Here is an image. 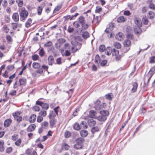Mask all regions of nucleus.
<instances>
[{"label": "nucleus", "instance_id": "nucleus-19", "mask_svg": "<svg viewBox=\"0 0 155 155\" xmlns=\"http://www.w3.org/2000/svg\"><path fill=\"white\" fill-rule=\"evenodd\" d=\"M100 127L98 126L94 127L92 128L91 129V131L92 134H94L96 132L99 131L100 130Z\"/></svg>", "mask_w": 155, "mask_h": 155}, {"label": "nucleus", "instance_id": "nucleus-13", "mask_svg": "<svg viewBox=\"0 0 155 155\" xmlns=\"http://www.w3.org/2000/svg\"><path fill=\"white\" fill-rule=\"evenodd\" d=\"M96 121L93 119H89L87 121L88 124L90 127L94 126L96 124Z\"/></svg>", "mask_w": 155, "mask_h": 155}, {"label": "nucleus", "instance_id": "nucleus-18", "mask_svg": "<svg viewBox=\"0 0 155 155\" xmlns=\"http://www.w3.org/2000/svg\"><path fill=\"white\" fill-rule=\"evenodd\" d=\"M12 120L9 119L5 120L4 122V125L5 127H8L11 124Z\"/></svg>", "mask_w": 155, "mask_h": 155}, {"label": "nucleus", "instance_id": "nucleus-60", "mask_svg": "<svg viewBox=\"0 0 155 155\" xmlns=\"http://www.w3.org/2000/svg\"><path fill=\"white\" fill-rule=\"evenodd\" d=\"M18 4L19 7H22L23 4V0H19V2H18Z\"/></svg>", "mask_w": 155, "mask_h": 155}, {"label": "nucleus", "instance_id": "nucleus-30", "mask_svg": "<svg viewBox=\"0 0 155 155\" xmlns=\"http://www.w3.org/2000/svg\"><path fill=\"white\" fill-rule=\"evenodd\" d=\"M101 20V16H97L92 21V23H93L94 22H95L96 23L98 24L99 22Z\"/></svg>", "mask_w": 155, "mask_h": 155}, {"label": "nucleus", "instance_id": "nucleus-43", "mask_svg": "<svg viewBox=\"0 0 155 155\" xmlns=\"http://www.w3.org/2000/svg\"><path fill=\"white\" fill-rule=\"evenodd\" d=\"M62 149L67 150L69 148V146L66 143H64L62 145Z\"/></svg>", "mask_w": 155, "mask_h": 155}, {"label": "nucleus", "instance_id": "nucleus-47", "mask_svg": "<svg viewBox=\"0 0 155 155\" xmlns=\"http://www.w3.org/2000/svg\"><path fill=\"white\" fill-rule=\"evenodd\" d=\"M3 29L4 32L7 33L9 30V29L6 25H4L3 27Z\"/></svg>", "mask_w": 155, "mask_h": 155}, {"label": "nucleus", "instance_id": "nucleus-9", "mask_svg": "<svg viewBox=\"0 0 155 155\" xmlns=\"http://www.w3.org/2000/svg\"><path fill=\"white\" fill-rule=\"evenodd\" d=\"M25 153L27 155H36L37 153L35 150L28 149L25 151Z\"/></svg>", "mask_w": 155, "mask_h": 155}, {"label": "nucleus", "instance_id": "nucleus-26", "mask_svg": "<svg viewBox=\"0 0 155 155\" xmlns=\"http://www.w3.org/2000/svg\"><path fill=\"white\" fill-rule=\"evenodd\" d=\"M130 44V41L128 39L125 40L124 42V45L125 47H128Z\"/></svg>", "mask_w": 155, "mask_h": 155}, {"label": "nucleus", "instance_id": "nucleus-61", "mask_svg": "<svg viewBox=\"0 0 155 155\" xmlns=\"http://www.w3.org/2000/svg\"><path fill=\"white\" fill-rule=\"evenodd\" d=\"M33 109L35 111H38L40 110V108L39 106L37 105H35L34 106Z\"/></svg>", "mask_w": 155, "mask_h": 155}, {"label": "nucleus", "instance_id": "nucleus-10", "mask_svg": "<svg viewBox=\"0 0 155 155\" xmlns=\"http://www.w3.org/2000/svg\"><path fill=\"white\" fill-rule=\"evenodd\" d=\"M135 23L139 28L140 27L142 26V23L140 20L137 18H136L134 19Z\"/></svg>", "mask_w": 155, "mask_h": 155}, {"label": "nucleus", "instance_id": "nucleus-1", "mask_svg": "<svg viewBox=\"0 0 155 155\" xmlns=\"http://www.w3.org/2000/svg\"><path fill=\"white\" fill-rule=\"evenodd\" d=\"M32 66L34 69H38L36 71V72L38 74H42L43 73V70L47 71L49 73L48 70V67L45 64H43L41 66L40 63L35 62L33 63Z\"/></svg>", "mask_w": 155, "mask_h": 155}, {"label": "nucleus", "instance_id": "nucleus-37", "mask_svg": "<svg viewBox=\"0 0 155 155\" xmlns=\"http://www.w3.org/2000/svg\"><path fill=\"white\" fill-rule=\"evenodd\" d=\"M50 124L51 127H53L56 124V121L55 119L53 118L50 119Z\"/></svg>", "mask_w": 155, "mask_h": 155}, {"label": "nucleus", "instance_id": "nucleus-17", "mask_svg": "<svg viewBox=\"0 0 155 155\" xmlns=\"http://www.w3.org/2000/svg\"><path fill=\"white\" fill-rule=\"evenodd\" d=\"M96 112L93 110H91L89 111V116L91 118H95L96 117L95 115Z\"/></svg>", "mask_w": 155, "mask_h": 155}, {"label": "nucleus", "instance_id": "nucleus-48", "mask_svg": "<svg viewBox=\"0 0 155 155\" xmlns=\"http://www.w3.org/2000/svg\"><path fill=\"white\" fill-rule=\"evenodd\" d=\"M47 114L45 110H41L39 113V114L40 116L45 117Z\"/></svg>", "mask_w": 155, "mask_h": 155}, {"label": "nucleus", "instance_id": "nucleus-42", "mask_svg": "<svg viewBox=\"0 0 155 155\" xmlns=\"http://www.w3.org/2000/svg\"><path fill=\"white\" fill-rule=\"evenodd\" d=\"M114 45L117 48H120L121 47L120 44L118 42H115L114 43Z\"/></svg>", "mask_w": 155, "mask_h": 155}, {"label": "nucleus", "instance_id": "nucleus-45", "mask_svg": "<svg viewBox=\"0 0 155 155\" xmlns=\"http://www.w3.org/2000/svg\"><path fill=\"white\" fill-rule=\"evenodd\" d=\"M41 107L43 109L45 110H47L49 107V105L47 103H43Z\"/></svg>", "mask_w": 155, "mask_h": 155}, {"label": "nucleus", "instance_id": "nucleus-4", "mask_svg": "<svg viewBox=\"0 0 155 155\" xmlns=\"http://www.w3.org/2000/svg\"><path fill=\"white\" fill-rule=\"evenodd\" d=\"M104 103L101 104L100 101L97 100L95 103L94 108L97 110H101L104 107Z\"/></svg>", "mask_w": 155, "mask_h": 155}, {"label": "nucleus", "instance_id": "nucleus-46", "mask_svg": "<svg viewBox=\"0 0 155 155\" xmlns=\"http://www.w3.org/2000/svg\"><path fill=\"white\" fill-rule=\"evenodd\" d=\"M82 28L83 29L86 30L88 28L89 25L85 22L81 25Z\"/></svg>", "mask_w": 155, "mask_h": 155}, {"label": "nucleus", "instance_id": "nucleus-59", "mask_svg": "<svg viewBox=\"0 0 155 155\" xmlns=\"http://www.w3.org/2000/svg\"><path fill=\"white\" fill-rule=\"evenodd\" d=\"M39 58V57L37 54H34L32 56V59L33 61L37 60Z\"/></svg>", "mask_w": 155, "mask_h": 155}, {"label": "nucleus", "instance_id": "nucleus-29", "mask_svg": "<svg viewBox=\"0 0 155 155\" xmlns=\"http://www.w3.org/2000/svg\"><path fill=\"white\" fill-rule=\"evenodd\" d=\"M100 113L101 115L106 117L109 114V112L107 110L100 111Z\"/></svg>", "mask_w": 155, "mask_h": 155}, {"label": "nucleus", "instance_id": "nucleus-15", "mask_svg": "<svg viewBox=\"0 0 155 155\" xmlns=\"http://www.w3.org/2000/svg\"><path fill=\"white\" fill-rule=\"evenodd\" d=\"M48 60L49 65H52L54 62V57L51 55H50L48 58Z\"/></svg>", "mask_w": 155, "mask_h": 155}, {"label": "nucleus", "instance_id": "nucleus-16", "mask_svg": "<svg viewBox=\"0 0 155 155\" xmlns=\"http://www.w3.org/2000/svg\"><path fill=\"white\" fill-rule=\"evenodd\" d=\"M65 40L64 38H60L57 40V43L56 44H58L59 47H60L61 45L65 42Z\"/></svg>", "mask_w": 155, "mask_h": 155}, {"label": "nucleus", "instance_id": "nucleus-22", "mask_svg": "<svg viewBox=\"0 0 155 155\" xmlns=\"http://www.w3.org/2000/svg\"><path fill=\"white\" fill-rule=\"evenodd\" d=\"M80 126L81 128L86 129L87 127L86 122L85 121H83L81 122Z\"/></svg>", "mask_w": 155, "mask_h": 155}, {"label": "nucleus", "instance_id": "nucleus-33", "mask_svg": "<svg viewBox=\"0 0 155 155\" xmlns=\"http://www.w3.org/2000/svg\"><path fill=\"white\" fill-rule=\"evenodd\" d=\"M84 141V139L81 137L79 138L76 140V142L77 143L82 145V143Z\"/></svg>", "mask_w": 155, "mask_h": 155}, {"label": "nucleus", "instance_id": "nucleus-34", "mask_svg": "<svg viewBox=\"0 0 155 155\" xmlns=\"http://www.w3.org/2000/svg\"><path fill=\"white\" fill-rule=\"evenodd\" d=\"M56 115H57L53 111H50L48 116L50 119H52L55 117Z\"/></svg>", "mask_w": 155, "mask_h": 155}, {"label": "nucleus", "instance_id": "nucleus-12", "mask_svg": "<svg viewBox=\"0 0 155 155\" xmlns=\"http://www.w3.org/2000/svg\"><path fill=\"white\" fill-rule=\"evenodd\" d=\"M12 18L15 22H18L19 20V16L18 14L17 13H15L13 14Z\"/></svg>", "mask_w": 155, "mask_h": 155}, {"label": "nucleus", "instance_id": "nucleus-49", "mask_svg": "<svg viewBox=\"0 0 155 155\" xmlns=\"http://www.w3.org/2000/svg\"><path fill=\"white\" fill-rule=\"evenodd\" d=\"M43 8L41 6H38L37 8L38 14V15H40L41 14Z\"/></svg>", "mask_w": 155, "mask_h": 155}, {"label": "nucleus", "instance_id": "nucleus-6", "mask_svg": "<svg viewBox=\"0 0 155 155\" xmlns=\"http://www.w3.org/2000/svg\"><path fill=\"white\" fill-rule=\"evenodd\" d=\"M19 113L18 112L15 113L13 114V116L14 118L16 120V121L18 123H19L22 120V118L21 116H19Z\"/></svg>", "mask_w": 155, "mask_h": 155}, {"label": "nucleus", "instance_id": "nucleus-50", "mask_svg": "<svg viewBox=\"0 0 155 155\" xmlns=\"http://www.w3.org/2000/svg\"><path fill=\"white\" fill-rule=\"evenodd\" d=\"M60 110V107L59 106H58L55 107L53 111L57 115H58V112Z\"/></svg>", "mask_w": 155, "mask_h": 155}, {"label": "nucleus", "instance_id": "nucleus-41", "mask_svg": "<svg viewBox=\"0 0 155 155\" xmlns=\"http://www.w3.org/2000/svg\"><path fill=\"white\" fill-rule=\"evenodd\" d=\"M74 128L76 130H79L81 129V126L78 123H75L74 126Z\"/></svg>", "mask_w": 155, "mask_h": 155}, {"label": "nucleus", "instance_id": "nucleus-55", "mask_svg": "<svg viewBox=\"0 0 155 155\" xmlns=\"http://www.w3.org/2000/svg\"><path fill=\"white\" fill-rule=\"evenodd\" d=\"M12 28L13 29H15L18 26V24L16 23H12Z\"/></svg>", "mask_w": 155, "mask_h": 155}, {"label": "nucleus", "instance_id": "nucleus-8", "mask_svg": "<svg viewBox=\"0 0 155 155\" xmlns=\"http://www.w3.org/2000/svg\"><path fill=\"white\" fill-rule=\"evenodd\" d=\"M124 37V35L123 33L119 32L115 36L116 39L119 41H121L123 40Z\"/></svg>", "mask_w": 155, "mask_h": 155}, {"label": "nucleus", "instance_id": "nucleus-35", "mask_svg": "<svg viewBox=\"0 0 155 155\" xmlns=\"http://www.w3.org/2000/svg\"><path fill=\"white\" fill-rule=\"evenodd\" d=\"M4 142L2 140H0V151L3 152L5 150V147L3 146Z\"/></svg>", "mask_w": 155, "mask_h": 155}, {"label": "nucleus", "instance_id": "nucleus-11", "mask_svg": "<svg viewBox=\"0 0 155 155\" xmlns=\"http://www.w3.org/2000/svg\"><path fill=\"white\" fill-rule=\"evenodd\" d=\"M36 116L35 114L31 115L30 117L28 120L31 123H34L36 119Z\"/></svg>", "mask_w": 155, "mask_h": 155}, {"label": "nucleus", "instance_id": "nucleus-54", "mask_svg": "<svg viewBox=\"0 0 155 155\" xmlns=\"http://www.w3.org/2000/svg\"><path fill=\"white\" fill-rule=\"evenodd\" d=\"M48 123L47 122H44L42 123L41 127L42 128H45L48 126Z\"/></svg>", "mask_w": 155, "mask_h": 155}, {"label": "nucleus", "instance_id": "nucleus-32", "mask_svg": "<svg viewBox=\"0 0 155 155\" xmlns=\"http://www.w3.org/2000/svg\"><path fill=\"white\" fill-rule=\"evenodd\" d=\"M82 36L84 39H87L89 37V34L87 31H84L82 33Z\"/></svg>", "mask_w": 155, "mask_h": 155}, {"label": "nucleus", "instance_id": "nucleus-62", "mask_svg": "<svg viewBox=\"0 0 155 155\" xmlns=\"http://www.w3.org/2000/svg\"><path fill=\"white\" fill-rule=\"evenodd\" d=\"M21 142V140L20 139H18L15 143V144L17 146H19Z\"/></svg>", "mask_w": 155, "mask_h": 155}, {"label": "nucleus", "instance_id": "nucleus-2", "mask_svg": "<svg viewBox=\"0 0 155 155\" xmlns=\"http://www.w3.org/2000/svg\"><path fill=\"white\" fill-rule=\"evenodd\" d=\"M19 12L20 17V20L24 21L28 15V12L25 10V8H21L19 9Z\"/></svg>", "mask_w": 155, "mask_h": 155}, {"label": "nucleus", "instance_id": "nucleus-7", "mask_svg": "<svg viewBox=\"0 0 155 155\" xmlns=\"http://www.w3.org/2000/svg\"><path fill=\"white\" fill-rule=\"evenodd\" d=\"M64 47L65 49L70 50L71 49L72 50V52L74 53L78 50V49L76 48L75 50L74 49V47H72L71 48L70 46V45L68 43H66L64 45Z\"/></svg>", "mask_w": 155, "mask_h": 155}, {"label": "nucleus", "instance_id": "nucleus-36", "mask_svg": "<svg viewBox=\"0 0 155 155\" xmlns=\"http://www.w3.org/2000/svg\"><path fill=\"white\" fill-rule=\"evenodd\" d=\"M119 51L117 49L115 48L112 49V54L113 55L117 56V55L119 54Z\"/></svg>", "mask_w": 155, "mask_h": 155}, {"label": "nucleus", "instance_id": "nucleus-64", "mask_svg": "<svg viewBox=\"0 0 155 155\" xmlns=\"http://www.w3.org/2000/svg\"><path fill=\"white\" fill-rule=\"evenodd\" d=\"M155 62V57L152 56L150 58V63H154Z\"/></svg>", "mask_w": 155, "mask_h": 155}, {"label": "nucleus", "instance_id": "nucleus-56", "mask_svg": "<svg viewBox=\"0 0 155 155\" xmlns=\"http://www.w3.org/2000/svg\"><path fill=\"white\" fill-rule=\"evenodd\" d=\"M107 61L106 60H102L100 63V65L102 66H104L107 64Z\"/></svg>", "mask_w": 155, "mask_h": 155}, {"label": "nucleus", "instance_id": "nucleus-58", "mask_svg": "<svg viewBox=\"0 0 155 155\" xmlns=\"http://www.w3.org/2000/svg\"><path fill=\"white\" fill-rule=\"evenodd\" d=\"M79 24L78 21H74V22L73 24L75 27L77 28L79 27L80 26Z\"/></svg>", "mask_w": 155, "mask_h": 155}, {"label": "nucleus", "instance_id": "nucleus-31", "mask_svg": "<svg viewBox=\"0 0 155 155\" xmlns=\"http://www.w3.org/2000/svg\"><path fill=\"white\" fill-rule=\"evenodd\" d=\"M31 22L32 20L31 19V18H28L27 22L25 23V27L27 28H29L30 26Z\"/></svg>", "mask_w": 155, "mask_h": 155}, {"label": "nucleus", "instance_id": "nucleus-57", "mask_svg": "<svg viewBox=\"0 0 155 155\" xmlns=\"http://www.w3.org/2000/svg\"><path fill=\"white\" fill-rule=\"evenodd\" d=\"M111 94H106L105 96L106 98L109 100H111L112 98L111 95Z\"/></svg>", "mask_w": 155, "mask_h": 155}, {"label": "nucleus", "instance_id": "nucleus-44", "mask_svg": "<svg viewBox=\"0 0 155 155\" xmlns=\"http://www.w3.org/2000/svg\"><path fill=\"white\" fill-rule=\"evenodd\" d=\"M105 50V47L104 45H101L99 47V51L101 52H104Z\"/></svg>", "mask_w": 155, "mask_h": 155}, {"label": "nucleus", "instance_id": "nucleus-40", "mask_svg": "<svg viewBox=\"0 0 155 155\" xmlns=\"http://www.w3.org/2000/svg\"><path fill=\"white\" fill-rule=\"evenodd\" d=\"M84 19V18L82 16H81L79 18L78 21L81 25L85 22Z\"/></svg>", "mask_w": 155, "mask_h": 155}, {"label": "nucleus", "instance_id": "nucleus-51", "mask_svg": "<svg viewBox=\"0 0 155 155\" xmlns=\"http://www.w3.org/2000/svg\"><path fill=\"white\" fill-rule=\"evenodd\" d=\"M45 52L43 48H41L39 52V54L41 57H42L45 54Z\"/></svg>", "mask_w": 155, "mask_h": 155}, {"label": "nucleus", "instance_id": "nucleus-53", "mask_svg": "<svg viewBox=\"0 0 155 155\" xmlns=\"http://www.w3.org/2000/svg\"><path fill=\"white\" fill-rule=\"evenodd\" d=\"M71 135V133L68 131H67L65 132L64 134L65 137L66 138H69Z\"/></svg>", "mask_w": 155, "mask_h": 155}, {"label": "nucleus", "instance_id": "nucleus-38", "mask_svg": "<svg viewBox=\"0 0 155 155\" xmlns=\"http://www.w3.org/2000/svg\"><path fill=\"white\" fill-rule=\"evenodd\" d=\"M150 1L149 0L148 2L149 3V7L151 9H155V6L153 3L151 1H150Z\"/></svg>", "mask_w": 155, "mask_h": 155}, {"label": "nucleus", "instance_id": "nucleus-5", "mask_svg": "<svg viewBox=\"0 0 155 155\" xmlns=\"http://www.w3.org/2000/svg\"><path fill=\"white\" fill-rule=\"evenodd\" d=\"M153 75V73H148L147 75L144 76V80L146 79H147V82L146 83H144V84L145 86H147L148 85V83L150 81L151 77ZM145 83V82H144Z\"/></svg>", "mask_w": 155, "mask_h": 155}, {"label": "nucleus", "instance_id": "nucleus-14", "mask_svg": "<svg viewBox=\"0 0 155 155\" xmlns=\"http://www.w3.org/2000/svg\"><path fill=\"white\" fill-rule=\"evenodd\" d=\"M36 127V126L34 124H31L27 128V130L28 132H31L34 131Z\"/></svg>", "mask_w": 155, "mask_h": 155}, {"label": "nucleus", "instance_id": "nucleus-24", "mask_svg": "<svg viewBox=\"0 0 155 155\" xmlns=\"http://www.w3.org/2000/svg\"><path fill=\"white\" fill-rule=\"evenodd\" d=\"M107 117L101 115L97 117V119L101 121L104 122L107 119Z\"/></svg>", "mask_w": 155, "mask_h": 155}, {"label": "nucleus", "instance_id": "nucleus-63", "mask_svg": "<svg viewBox=\"0 0 155 155\" xmlns=\"http://www.w3.org/2000/svg\"><path fill=\"white\" fill-rule=\"evenodd\" d=\"M100 57L98 55H96L95 59V63L98 64L100 61Z\"/></svg>", "mask_w": 155, "mask_h": 155}, {"label": "nucleus", "instance_id": "nucleus-27", "mask_svg": "<svg viewBox=\"0 0 155 155\" xmlns=\"http://www.w3.org/2000/svg\"><path fill=\"white\" fill-rule=\"evenodd\" d=\"M154 16V14L152 11H150L147 14V16L148 18L152 19Z\"/></svg>", "mask_w": 155, "mask_h": 155}, {"label": "nucleus", "instance_id": "nucleus-52", "mask_svg": "<svg viewBox=\"0 0 155 155\" xmlns=\"http://www.w3.org/2000/svg\"><path fill=\"white\" fill-rule=\"evenodd\" d=\"M155 71V65L154 66L152 67L151 68V69L150 70V71H149V72H148V73H151V74L153 73V75L154 74V72Z\"/></svg>", "mask_w": 155, "mask_h": 155}, {"label": "nucleus", "instance_id": "nucleus-23", "mask_svg": "<svg viewBox=\"0 0 155 155\" xmlns=\"http://www.w3.org/2000/svg\"><path fill=\"white\" fill-rule=\"evenodd\" d=\"M126 19L124 18L123 16H120L117 19V21L118 22H123L126 21Z\"/></svg>", "mask_w": 155, "mask_h": 155}, {"label": "nucleus", "instance_id": "nucleus-20", "mask_svg": "<svg viewBox=\"0 0 155 155\" xmlns=\"http://www.w3.org/2000/svg\"><path fill=\"white\" fill-rule=\"evenodd\" d=\"M132 86L133 87L131 91L133 92H135L136 91L137 88V83L134 82L132 84Z\"/></svg>", "mask_w": 155, "mask_h": 155}, {"label": "nucleus", "instance_id": "nucleus-25", "mask_svg": "<svg viewBox=\"0 0 155 155\" xmlns=\"http://www.w3.org/2000/svg\"><path fill=\"white\" fill-rule=\"evenodd\" d=\"M112 49L110 47H107L106 50V53L107 55H110L112 53Z\"/></svg>", "mask_w": 155, "mask_h": 155}, {"label": "nucleus", "instance_id": "nucleus-28", "mask_svg": "<svg viewBox=\"0 0 155 155\" xmlns=\"http://www.w3.org/2000/svg\"><path fill=\"white\" fill-rule=\"evenodd\" d=\"M26 81V79L24 78H20L19 80L20 85V86H21L24 85L25 84Z\"/></svg>", "mask_w": 155, "mask_h": 155}, {"label": "nucleus", "instance_id": "nucleus-39", "mask_svg": "<svg viewBox=\"0 0 155 155\" xmlns=\"http://www.w3.org/2000/svg\"><path fill=\"white\" fill-rule=\"evenodd\" d=\"M74 147L76 149H81L82 147V145L77 143L74 146Z\"/></svg>", "mask_w": 155, "mask_h": 155}, {"label": "nucleus", "instance_id": "nucleus-21", "mask_svg": "<svg viewBox=\"0 0 155 155\" xmlns=\"http://www.w3.org/2000/svg\"><path fill=\"white\" fill-rule=\"evenodd\" d=\"M88 134V131L85 130H82L80 132V134L83 137H86Z\"/></svg>", "mask_w": 155, "mask_h": 155}, {"label": "nucleus", "instance_id": "nucleus-3", "mask_svg": "<svg viewBox=\"0 0 155 155\" xmlns=\"http://www.w3.org/2000/svg\"><path fill=\"white\" fill-rule=\"evenodd\" d=\"M113 26V24H111L110 25V28H107L105 31V33L107 34V36L109 38H111L113 37L112 28Z\"/></svg>", "mask_w": 155, "mask_h": 155}]
</instances>
